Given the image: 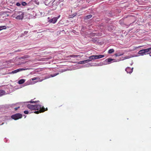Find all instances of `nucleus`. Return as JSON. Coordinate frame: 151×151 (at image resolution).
Returning <instances> with one entry per match:
<instances>
[{
  "mask_svg": "<svg viewBox=\"0 0 151 151\" xmlns=\"http://www.w3.org/2000/svg\"><path fill=\"white\" fill-rule=\"evenodd\" d=\"M22 115L20 113L12 115L11 116L12 118L15 120H17L19 119H20L22 118Z\"/></svg>",
  "mask_w": 151,
  "mask_h": 151,
  "instance_id": "7ed1b4c3",
  "label": "nucleus"
},
{
  "mask_svg": "<svg viewBox=\"0 0 151 151\" xmlns=\"http://www.w3.org/2000/svg\"><path fill=\"white\" fill-rule=\"evenodd\" d=\"M29 57V56L28 55L24 56L23 57H22L21 58L22 59H24L26 58H27Z\"/></svg>",
  "mask_w": 151,
  "mask_h": 151,
  "instance_id": "aec40b11",
  "label": "nucleus"
},
{
  "mask_svg": "<svg viewBox=\"0 0 151 151\" xmlns=\"http://www.w3.org/2000/svg\"><path fill=\"white\" fill-rule=\"evenodd\" d=\"M5 91L3 90H0V96H1L4 94Z\"/></svg>",
  "mask_w": 151,
  "mask_h": 151,
  "instance_id": "2eb2a0df",
  "label": "nucleus"
},
{
  "mask_svg": "<svg viewBox=\"0 0 151 151\" xmlns=\"http://www.w3.org/2000/svg\"><path fill=\"white\" fill-rule=\"evenodd\" d=\"M19 108V107H18L17 108H15V110H17Z\"/></svg>",
  "mask_w": 151,
  "mask_h": 151,
  "instance_id": "7c9ffc66",
  "label": "nucleus"
},
{
  "mask_svg": "<svg viewBox=\"0 0 151 151\" xmlns=\"http://www.w3.org/2000/svg\"><path fill=\"white\" fill-rule=\"evenodd\" d=\"M28 33V31H25L24 32V33L25 35H27Z\"/></svg>",
  "mask_w": 151,
  "mask_h": 151,
  "instance_id": "bb28decb",
  "label": "nucleus"
},
{
  "mask_svg": "<svg viewBox=\"0 0 151 151\" xmlns=\"http://www.w3.org/2000/svg\"><path fill=\"white\" fill-rule=\"evenodd\" d=\"M17 16L15 18L16 19L18 20H22L23 19L24 16V13L21 11L17 12L16 13Z\"/></svg>",
  "mask_w": 151,
  "mask_h": 151,
  "instance_id": "f03ea898",
  "label": "nucleus"
},
{
  "mask_svg": "<svg viewBox=\"0 0 151 151\" xmlns=\"http://www.w3.org/2000/svg\"><path fill=\"white\" fill-rule=\"evenodd\" d=\"M27 107L28 109L31 110H37V111L34 112V113L37 114L43 112L47 110V108L45 109L43 106L42 107L41 105L39 104L32 105L28 104L27 105Z\"/></svg>",
  "mask_w": 151,
  "mask_h": 151,
  "instance_id": "f257e3e1",
  "label": "nucleus"
},
{
  "mask_svg": "<svg viewBox=\"0 0 151 151\" xmlns=\"http://www.w3.org/2000/svg\"><path fill=\"white\" fill-rule=\"evenodd\" d=\"M42 80H41L39 81H40V82H41V81H42Z\"/></svg>",
  "mask_w": 151,
  "mask_h": 151,
  "instance_id": "72a5a7b5",
  "label": "nucleus"
},
{
  "mask_svg": "<svg viewBox=\"0 0 151 151\" xmlns=\"http://www.w3.org/2000/svg\"><path fill=\"white\" fill-rule=\"evenodd\" d=\"M92 16V15L91 14L87 15L84 18V19H88L91 18Z\"/></svg>",
  "mask_w": 151,
  "mask_h": 151,
  "instance_id": "9b49d317",
  "label": "nucleus"
},
{
  "mask_svg": "<svg viewBox=\"0 0 151 151\" xmlns=\"http://www.w3.org/2000/svg\"><path fill=\"white\" fill-rule=\"evenodd\" d=\"M60 15H59L57 17H55L57 18V20L58 19L60 18Z\"/></svg>",
  "mask_w": 151,
  "mask_h": 151,
  "instance_id": "cd10ccee",
  "label": "nucleus"
},
{
  "mask_svg": "<svg viewBox=\"0 0 151 151\" xmlns=\"http://www.w3.org/2000/svg\"><path fill=\"white\" fill-rule=\"evenodd\" d=\"M138 53L139 54H140V55H143L145 54H146V53L145 52V49L140 50L139 52Z\"/></svg>",
  "mask_w": 151,
  "mask_h": 151,
  "instance_id": "0eeeda50",
  "label": "nucleus"
},
{
  "mask_svg": "<svg viewBox=\"0 0 151 151\" xmlns=\"http://www.w3.org/2000/svg\"><path fill=\"white\" fill-rule=\"evenodd\" d=\"M59 74L58 73H55L54 74H51L50 75V76L51 77H54L56 76H57V75H58Z\"/></svg>",
  "mask_w": 151,
  "mask_h": 151,
  "instance_id": "6ab92c4d",
  "label": "nucleus"
},
{
  "mask_svg": "<svg viewBox=\"0 0 151 151\" xmlns=\"http://www.w3.org/2000/svg\"><path fill=\"white\" fill-rule=\"evenodd\" d=\"M85 63H86L91 61V60H90V59H89L85 60Z\"/></svg>",
  "mask_w": 151,
  "mask_h": 151,
  "instance_id": "5701e85b",
  "label": "nucleus"
},
{
  "mask_svg": "<svg viewBox=\"0 0 151 151\" xmlns=\"http://www.w3.org/2000/svg\"><path fill=\"white\" fill-rule=\"evenodd\" d=\"M96 57V55H92L89 57V59H90L91 61L92 60L97 59Z\"/></svg>",
  "mask_w": 151,
  "mask_h": 151,
  "instance_id": "1a4fd4ad",
  "label": "nucleus"
},
{
  "mask_svg": "<svg viewBox=\"0 0 151 151\" xmlns=\"http://www.w3.org/2000/svg\"><path fill=\"white\" fill-rule=\"evenodd\" d=\"M133 68H131L130 67H128L126 68L125 69V70L127 71V73H131L133 71Z\"/></svg>",
  "mask_w": 151,
  "mask_h": 151,
  "instance_id": "423d86ee",
  "label": "nucleus"
},
{
  "mask_svg": "<svg viewBox=\"0 0 151 151\" xmlns=\"http://www.w3.org/2000/svg\"><path fill=\"white\" fill-rule=\"evenodd\" d=\"M107 62L109 63V64L110 63H111V62L112 61H113V62H115L114 60H115L112 59L111 58H108L107 59Z\"/></svg>",
  "mask_w": 151,
  "mask_h": 151,
  "instance_id": "f8f14e48",
  "label": "nucleus"
},
{
  "mask_svg": "<svg viewBox=\"0 0 151 151\" xmlns=\"http://www.w3.org/2000/svg\"><path fill=\"white\" fill-rule=\"evenodd\" d=\"M114 50L113 49H110L108 51V52L109 54H111L114 52Z\"/></svg>",
  "mask_w": 151,
  "mask_h": 151,
  "instance_id": "4468645a",
  "label": "nucleus"
},
{
  "mask_svg": "<svg viewBox=\"0 0 151 151\" xmlns=\"http://www.w3.org/2000/svg\"><path fill=\"white\" fill-rule=\"evenodd\" d=\"M145 52L147 54H150V55L151 56V47L147 49H145Z\"/></svg>",
  "mask_w": 151,
  "mask_h": 151,
  "instance_id": "6e6552de",
  "label": "nucleus"
},
{
  "mask_svg": "<svg viewBox=\"0 0 151 151\" xmlns=\"http://www.w3.org/2000/svg\"><path fill=\"white\" fill-rule=\"evenodd\" d=\"M21 51L20 50H18L16 51V52H19V51Z\"/></svg>",
  "mask_w": 151,
  "mask_h": 151,
  "instance_id": "473e14b6",
  "label": "nucleus"
},
{
  "mask_svg": "<svg viewBox=\"0 0 151 151\" xmlns=\"http://www.w3.org/2000/svg\"><path fill=\"white\" fill-rule=\"evenodd\" d=\"M27 69H25V68H21V69H19L16 70H13L11 72V73H17L18 72H19L20 71H23V70H27Z\"/></svg>",
  "mask_w": 151,
  "mask_h": 151,
  "instance_id": "39448f33",
  "label": "nucleus"
},
{
  "mask_svg": "<svg viewBox=\"0 0 151 151\" xmlns=\"http://www.w3.org/2000/svg\"><path fill=\"white\" fill-rule=\"evenodd\" d=\"M5 26L3 27H5ZM3 27H0V30H1L3 29Z\"/></svg>",
  "mask_w": 151,
  "mask_h": 151,
  "instance_id": "c756f323",
  "label": "nucleus"
},
{
  "mask_svg": "<svg viewBox=\"0 0 151 151\" xmlns=\"http://www.w3.org/2000/svg\"><path fill=\"white\" fill-rule=\"evenodd\" d=\"M22 4L23 6H25L27 5V3L24 1H22Z\"/></svg>",
  "mask_w": 151,
  "mask_h": 151,
  "instance_id": "4be33fe9",
  "label": "nucleus"
},
{
  "mask_svg": "<svg viewBox=\"0 0 151 151\" xmlns=\"http://www.w3.org/2000/svg\"><path fill=\"white\" fill-rule=\"evenodd\" d=\"M32 101V100H31V101H29V102L30 103H37V102H39V101Z\"/></svg>",
  "mask_w": 151,
  "mask_h": 151,
  "instance_id": "412c9836",
  "label": "nucleus"
},
{
  "mask_svg": "<svg viewBox=\"0 0 151 151\" xmlns=\"http://www.w3.org/2000/svg\"><path fill=\"white\" fill-rule=\"evenodd\" d=\"M82 63V62H81V61H80V62H78V64H82V63Z\"/></svg>",
  "mask_w": 151,
  "mask_h": 151,
  "instance_id": "2f4dec72",
  "label": "nucleus"
},
{
  "mask_svg": "<svg viewBox=\"0 0 151 151\" xmlns=\"http://www.w3.org/2000/svg\"><path fill=\"white\" fill-rule=\"evenodd\" d=\"M123 54L122 53H121L120 52H118L115 54V55L116 56H119L122 55Z\"/></svg>",
  "mask_w": 151,
  "mask_h": 151,
  "instance_id": "dca6fc26",
  "label": "nucleus"
},
{
  "mask_svg": "<svg viewBox=\"0 0 151 151\" xmlns=\"http://www.w3.org/2000/svg\"><path fill=\"white\" fill-rule=\"evenodd\" d=\"M96 57L97 59H100L103 58L104 55H96Z\"/></svg>",
  "mask_w": 151,
  "mask_h": 151,
  "instance_id": "ddd939ff",
  "label": "nucleus"
},
{
  "mask_svg": "<svg viewBox=\"0 0 151 151\" xmlns=\"http://www.w3.org/2000/svg\"><path fill=\"white\" fill-rule=\"evenodd\" d=\"M38 79H39V77H36L32 78V81H34L35 80H37Z\"/></svg>",
  "mask_w": 151,
  "mask_h": 151,
  "instance_id": "a211bd4d",
  "label": "nucleus"
},
{
  "mask_svg": "<svg viewBox=\"0 0 151 151\" xmlns=\"http://www.w3.org/2000/svg\"><path fill=\"white\" fill-rule=\"evenodd\" d=\"M24 113L25 114H28L29 112L28 111H24Z\"/></svg>",
  "mask_w": 151,
  "mask_h": 151,
  "instance_id": "393cba45",
  "label": "nucleus"
},
{
  "mask_svg": "<svg viewBox=\"0 0 151 151\" xmlns=\"http://www.w3.org/2000/svg\"><path fill=\"white\" fill-rule=\"evenodd\" d=\"M81 62H82V64H84V63H85V60H83V61H81Z\"/></svg>",
  "mask_w": 151,
  "mask_h": 151,
  "instance_id": "c85d7f7f",
  "label": "nucleus"
},
{
  "mask_svg": "<svg viewBox=\"0 0 151 151\" xmlns=\"http://www.w3.org/2000/svg\"><path fill=\"white\" fill-rule=\"evenodd\" d=\"M25 81V80L24 79H22L18 81V83L19 84H21L23 83Z\"/></svg>",
  "mask_w": 151,
  "mask_h": 151,
  "instance_id": "9d476101",
  "label": "nucleus"
},
{
  "mask_svg": "<svg viewBox=\"0 0 151 151\" xmlns=\"http://www.w3.org/2000/svg\"><path fill=\"white\" fill-rule=\"evenodd\" d=\"M48 19H49L48 22L50 23H52L55 24L56 22L57 21V19L55 17H53L52 19H50V18L49 17L48 18Z\"/></svg>",
  "mask_w": 151,
  "mask_h": 151,
  "instance_id": "20e7f679",
  "label": "nucleus"
},
{
  "mask_svg": "<svg viewBox=\"0 0 151 151\" xmlns=\"http://www.w3.org/2000/svg\"><path fill=\"white\" fill-rule=\"evenodd\" d=\"M79 56V55H70V56L71 57H78Z\"/></svg>",
  "mask_w": 151,
  "mask_h": 151,
  "instance_id": "f3484780",
  "label": "nucleus"
},
{
  "mask_svg": "<svg viewBox=\"0 0 151 151\" xmlns=\"http://www.w3.org/2000/svg\"><path fill=\"white\" fill-rule=\"evenodd\" d=\"M143 46H139L138 47H135V50H137V48H139V47H143Z\"/></svg>",
  "mask_w": 151,
  "mask_h": 151,
  "instance_id": "a878e982",
  "label": "nucleus"
},
{
  "mask_svg": "<svg viewBox=\"0 0 151 151\" xmlns=\"http://www.w3.org/2000/svg\"><path fill=\"white\" fill-rule=\"evenodd\" d=\"M16 5L17 6H19L21 5V4L19 2L17 3Z\"/></svg>",
  "mask_w": 151,
  "mask_h": 151,
  "instance_id": "b1692460",
  "label": "nucleus"
}]
</instances>
